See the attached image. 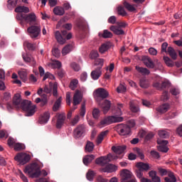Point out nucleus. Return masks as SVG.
<instances>
[{"label":"nucleus","instance_id":"f257e3e1","mask_svg":"<svg viewBox=\"0 0 182 182\" xmlns=\"http://www.w3.org/2000/svg\"><path fill=\"white\" fill-rule=\"evenodd\" d=\"M13 105L17 109H22L23 112H26V116L27 117H30L31 116H33L35 112H36V105H32V102L29 100H23L22 101V98H21V94L16 93L13 99Z\"/></svg>","mask_w":182,"mask_h":182},{"label":"nucleus","instance_id":"f03ea898","mask_svg":"<svg viewBox=\"0 0 182 182\" xmlns=\"http://www.w3.org/2000/svg\"><path fill=\"white\" fill-rule=\"evenodd\" d=\"M17 21H20L21 25H23V21L29 25H33L36 23V14L30 13L28 14H18L16 15Z\"/></svg>","mask_w":182,"mask_h":182},{"label":"nucleus","instance_id":"7ed1b4c3","mask_svg":"<svg viewBox=\"0 0 182 182\" xmlns=\"http://www.w3.org/2000/svg\"><path fill=\"white\" fill-rule=\"evenodd\" d=\"M24 173L31 176L32 178H37L41 176V166L37 163H33L26 166Z\"/></svg>","mask_w":182,"mask_h":182},{"label":"nucleus","instance_id":"20e7f679","mask_svg":"<svg viewBox=\"0 0 182 182\" xmlns=\"http://www.w3.org/2000/svg\"><path fill=\"white\" fill-rule=\"evenodd\" d=\"M121 182H137L135 178H133V173L129 169H123L120 173Z\"/></svg>","mask_w":182,"mask_h":182},{"label":"nucleus","instance_id":"39448f33","mask_svg":"<svg viewBox=\"0 0 182 182\" xmlns=\"http://www.w3.org/2000/svg\"><path fill=\"white\" fill-rule=\"evenodd\" d=\"M41 26H31L27 28V32L31 39H38L41 36Z\"/></svg>","mask_w":182,"mask_h":182},{"label":"nucleus","instance_id":"423d86ee","mask_svg":"<svg viewBox=\"0 0 182 182\" xmlns=\"http://www.w3.org/2000/svg\"><path fill=\"white\" fill-rule=\"evenodd\" d=\"M119 157L116 155H113L112 154H109L107 156H101L95 160L96 164H99L100 166H105V164H107V163L112 161V160H117Z\"/></svg>","mask_w":182,"mask_h":182},{"label":"nucleus","instance_id":"0eeeda50","mask_svg":"<svg viewBox=\"0 0 182 182\" xmlns=\"http://www.w3.org/2000/svg\"><path fill=\"white\" fill-rule=\"evenodd\" d=\"M14 159L18 164L23 166L31 160V155L26 153H19L14 157Z\"/></svg>","mask_w":182,"mask_h":182},{"label":"nucleus","instance_id":"6e6552de","mask_svg":"<svg viewBox=\"0 0 182 182\" xmlns=\"http://www.w3.org/2000/svg\"><path fill=\"white\" fill-rule=\"evenodd\" d=\"M93 96L95 100L99 102V99H106V97L109 96V92H107L105 88L100 87L94 91Z\"/></svg>","mask_w":182,"mask_h":182},{"label":"nucleus","instance_id":"1a4fd4ad","mask_svg":"<svg viewBox=\"0 0 182 182\" xmlns=\"http://www.w3.org/2000/svg\"><path fill=\"white\" fill-rule=\"evenodd\" d=\"M122 120L123 117H122L111 116L102 119L100 122V124H102V126H107L108 124H112V123H119Z\"/></svg>","mask_w":182,"mask_h":182},{"label":"nucleus","instance_id":"9d476101","mask_svg":"<svg viewBox=\"0 0 182 182\" xmlns=\"http://www.w3.org/2000/svg\"><path fill=\"white\" fill-rule=\"evenodd\" d=\"M116 130L119 136H129L130 134V127L124 124H119L116 127Z\"/></svg>","mask_w":182,"mask_h":182},{"label":"nucleus","instance_id":"9b49d317","mask_svg":"<svg viewBox=\"0 0 182 182\" xmlns=\"http://www.w3.org/2000/svg\"><path fill=\"white\" fill-rule=\"evenodd\" d=\"M112 150L115 153V154H112V156H116L118 157L117 159H123V153H124L126 150V146H112Z\"/></svg>","mask_w":182,"mask_h":182},{"label":"nucleus","instance_id":"f8f14e48","mask_svg":"<svg viewBox=\"0 0 182 182\" xmlns=\"http://www.w3.org/2000/svg\"><path fill=\"white\" fill-rule=\"evenodd\" d=\"M57 119L56 121V127L57 129H62L63 124H65V121L66 120V115L65 113H58L55 115Z\"/></svg>","mask_w":182,"mask_h":182},{"label":"nucleus","instance_id":"ddd939ff","mask_svg":"<svg viewBox=\"0 0 182 182\" xmlns=\"http://www.w3.org/2000/svg\"><path fill=\"white\" fill-rule=\"evenodd\" d=\"M158 150L159 151H161L162 153H167L168 151V147H167V144H168V141L164 139H158Z\"/></svg>","mask_w":182,"mask_h":182},{"label":"nucleus","instance_id":"4468645a","mask_svg":"<svg viewBox=\"0 0 182 182\" xmlns=\"http://www.w3.org/2000/svg\"><path fill=\"white\" fill-rule=\"evenodd\" d=\"M85 132H86L85 124L78 125L74 130V136L77 139H79V137H82V136H83Z\"/></svg>","mask_w":182,"mask_h":182},{"label":"nucleus","instance_id":"2eb2a0df","mask_svg":"<svg viewBox=\"0 0 182 182\" xmlns=\"http://www.w3.org/2000/svg\"><path fill=\"white\" fill-rule=\"evenodd\" d=\"M141 60L146 68H149V69H154V63L150 57L146 55L142 56Z\"/></svg>","mask_w":182,"mask_h":182},{"label":"nucleus","instance_id":"dca6fc26","mask_svg":"<svg viewBox=\"0 0 182 182\" xmlns=\"http://www.w3.org/2000/svg\"><path fill=\"white\" fill-rule=\"evenodd\" d=\"M50 119V112H46L43 114H41V117H39L38 123L40 124H46V123L49 122Z\"/></svg>","mask_w":182,"mask_h":182},{"label":"nucleus","instance_id":"f3484780","mask_svg":"<svg viewBox=\"0 0 182 182\" xmlns=\"http://www.w3.org/2000/svg\"><path fill=\"white\" fill-rule=\"evenodd\" d=\"M82 97L83 95L82 94V92H80V90H76L73 97L74 106L79 105L80 102H82Z\"/></svg>","mask_w":182,"mask_h":182},{"label":"nucleus","instance_id":"a211bd4d","mask_svg":"<svg viewBox=\"0 0 182 182\" xmlns=\"http://www.w3.org/2000/svg\"><path fill=\"white\" fill-rule=\"evenodd\" d=\"M90 76L92 80H97L102 76V70L100 69H95L91 72Z\"/></svg>","mask_w":182,"mask_h":182},{"label":"nucleus","instance_id":"6ab92c4d","mask_svg":"<svg viewBox=\"0 0 182 182\" xmlns=\"http://www.w3.org/2000/svg\"><path fill=\"white\" fill-rule=\"evenodd\" d=\"M117 171V166L113 164H109L105 168L102 169V173H113Z\"/></svg>","mask_w":182,"mask_h":182},{"label":"nucleus","instance_id":"aec40b11","mask_svg":"<svg viewBox=\"0 0 182 182\" xmlns=\"http://www.w3.org/2000/svg\"><path fill=\"white\" fill-rule=\"evenodd\" d=\"M112 43L110 42L104 43L99 48L100 53H105V52H107V50L110 49Z\"/></svg>","mask_w":182,"mask_h":182},{"label":"nucleus","instance_id":"412c9836","mask_svg":"<svg viewBox=\"0 0 182 182\" xmlns=\"http://www.w3.org/2000/svg\"><path fill=\"white\" fill-rule=\"evenodd\" d=\"M48 66L51 69H60L62 68V63L59 60H53L48 64Z\"/></svg>","mask_w":182,"mask_h":182},{"label":"nucleus","instance_id":"4be33fe9","mask_svg":"<svg viewBox=\"0 0 182 182\" xmlns=\"http://www.w3.org/2000/svg\"><path fill=\"white\" fill-rule=\"evenodd\" d=\"M55 37L58 43H60V45H63L66 43V39L63 38L62 34H60V31H55Z\"/></svg>","mask_w":182,"mask_h":182},{"label":"nucleus","instance_id":"5701e85b","mask_svg":"<svg viewBox=\"0 0 182 182\" xmlns=\"http://www.w3.org/2000/svg\"><path fill=\"white\" fill-rule=\"evenodd\" d=\"M95 160V155L90 154V155H87L83 157L82 159V162L85 164V166H89L92 161Z\"/></svg>","mask_w":182,"mask_h":182},{"label":"nucleus","instance_id":"b1692460","mask_svg":"<svg viewBox=\"0 0 182 182\" xmlns=\"http://www.w3.org/2000/svg\"><path fill=\"white\" fill-rule=\"evenodd\" d=\"M110 31L114 33L115 35H124V31H123V29H122L119 26H112L110 27Z\"/></svg>","mask_w":182,"mask_h":182},{"label":"nucleus","instance_id":"393cba45","mask_svg":"<svg viewBox=\"0 0 182 182\" xmlns=\"http://www.w3.org/2000/svg\"><path fill=\"white\" fill-rule=\"evenodd\" d=\"M53 14L58 16H63V15H65V9L62 6H57L53 9Z\"/></svg>","mask_w":182,"mask_h":182},{"label":"nucleus","instance_id":"a878e982","mask_svg":"<svg viewBox=\"0 0 182 182\" xmlns=\"http://www.w3.org/2000/svg\"><path fill=\"white\" fill-rule=\"evenodd\" d=\"M110 106H112V103L110 101L106 100L101 105V107L103 109L104 113H107L110 109Z\"/></svg>","mask_w":182,"mask_h":182},{"label":"nucleus","instance_id":"bb28decb","mask_svg":"<svg viewBox=\"0 0 182 182\" xmlns=\"http://www.w3.org/2000/svg\"><path fill=\"white\" fill-rule=\"evenodd\" d=\"M149 177L151 178L154 182H161L160 177L157 176V172L155 171H151L149 173Z\"/></svg>","mask_w":182,"mask_h":182},{"label":"nucleus","instance_id":"cd10ccee","mask_svg":"<svg viewBox=\"0 0 182 182\" xmlns=\"http://www.w3.org/2000/svg\"><path fill=\"white\" fill-rule=\"evenodd\" d=\"M73 50V46L68 45L63 48L61 53L63 56H66V55H68V53H70V52H72Z\"/></svg>","mask_w":182,"mask_h":182},{"label":"nucleus","instance_id":"c85d7f7f","mask_svg":"<svg viewBox=\"0 0 182 182\" xmlns=\"http://www.w3.org/2000/svg\"><path fill=\"white\" fill-rule=\"evenodd\" d=\"M98 36H100V38H104L105 39L113 38V33L107 30H104L103 33H99Z\"/></svg>","mask_w":182,"mask_h":182},{"label":"nucleus","instance_id":"c756f323","mask_svg":"<svg viewBox=\"0 0 182 182\" xmlns=\"http://www.w3.org/2000/svg\"><path fill=\"white\" fill-rule=\"evenodd\" d=\"M168 109H170V105H168V103H165L159 106L157 108V110L158 112H159V113H166V112L168 111Z\"/></svg>","mask_w":182,"mask_h":182},{"label":"nucleus","instance_id":"7c9ffc66","mask_svg":"<svg viewBox=\"0 0 182 182\" xmlns=\"http://www.w3.org/2000/svg\"><path fill=\"white\" fill-rule=\"evenodd\" d=\"M136 167L139 168V170H141V171H147L149 168H150V166H149V164H144L143 162H139L136 164Z\"/></svg>","mask_w":182,"mask_h":182},{"label":"nucleus","instance_id":"2f4dec72","mask_svg":"<svg viewBox=\"0 0 182 182\" xmlns=\"http://www.w3.org/2000/svg\"><path fill=\"white\" fill-rule=\"evenodd\" d=\"M167 53L173 60H176V59H177V53H176V50H174L173 47H168L167 49Z\"/></svg>","mask_w":182,"mask_h":182},{"label":"nucleus","instance_id":"473e14b6","mask_svg":"<svg viewBox=\"0 0 182 182\" xmlns=\"http://www.w3.org/2000/svg\"><path fill=\"white\" fill-rule=\"evenodd\" d=\"M18 73L20 79H21L23 82H26V80H28V73H26V70H19Z\"/></svg>","mask_w":182,"mask_h":182},{"label":"nucleus","instance_id":"72a5a7b5","mask_svg":"<svg viewBox=\"0 0 182 182\" xmlns=\"http://www.w3.org/2000/svg\"><path fill=\"white\" fill-rule=\"evenodd\" d=\"M24 48H27L28 50H35L36 49V44H33L32 43H30L28 41H26L23 43Z\"/></svg>","mask_w":182,"mask_h":182},{"label":"nucleus","instance_id":"f704fd0d","mask_svg":"<svg viewBox=\"0 0 182 182\" xmlns=\"http://www.w3.org/2000/svg\"><path fill=\"white\" fill-rule=\"evenodd\" d=\"M139 86L143 89H147L150 84L149 83V80L146 79V77L141 78L139 80Z\"/></svg>","mask_w":182,"mask_h":182},{"label":"nucleus","instance_id":"c9c22d12","mask_svg":"<svg viewBox=\"0 0 182 182\" xmlns=\"http://www.w3.org/2000/svg\"><path fill=\"white\" fill-rule=\"evenodd\" d=\"M15 12H17L18 14H22V12H24V14H28L31 11L29 10V8L26 6H18L16 8Z\"/></svg>","mask_w":182,"mask_h":182},{"label":"nucleus","instance_id":"e433bc0d","mask_svg":"<svg viewBox=\"0 0 182 182\" xmlns=\"http://www.w3.org/2000/svg\"><path fill=\"white\" fill-rule=\"evenodd\" d=\"M129 107L131 112H133L134 113H137V112H140V109L139 107L136 105V102L134 101H131L129 103Z\"/></svg>","mask_w":182,"mask_h":182},{"label":"nucleus","instance_id":"4c0bfd02","mask_svg":"<svg viewBox=\"0 0 182 182\" xmlns=\"http://www.w3.org/2000/svg\"><path fill=\"white\" fill-rule=\"evenodd\" d=\"M62 103V97H60L54 103L53 107V112H58L59 110V107H60V104Z\"/></svg>","mask_w":182,"mask_h":182},{"label":"nucleus","instance_id":"58836bf2","mask_svg":"<svg viewBox=\"0 0 182 182\" xmlns=\"http://www.w3.org/2000/svg\"><path fill=\"white\" fill-rule=\"evenodd\" d=\"M108 131H105L101 132L99 136L97 138V144H100L102 141H103V139H105V136L107 134Z\"/></svg>","mask_w":182,"mask_h":182},{"label":"nucleus","instance_id":"ea45409f","mask_svg":"<svg viewBox=\"0 0 182 182\" xmlns=\"http://www.w3.org/2000/svg\"><path fill=\"white\" fill-rule=\"evenodd\" d=\"M136 70L142 75H150V70L147 68L136 66Z\"/></svg>","mask_w":182,"mask_h":182},{"label":"nucleus","instance_id":"a19ab883","mask_svg":"<svg viewBox=\"0 0 182 182\" xmlns=\"http://www.w3.org/2000/svg\"><path fill=\"white\" fill-rule=\"evenodd\" d=\"M93 149H95V144H93L92 142L88 141L85 146V151L90 153L93 151Z\"/></svg>","mask_w":182,"mask_h":182},{"label":"nucleus","instance_id":"79ce46f5","mask_svg":"<svg viewBox=\"0 0 182 182\" xmlns=\"http://www.w3.org/2000/svg\"><path fill=\"white\" fill-rule=\"evenodd\" d=\"M164 60L166 65H168L169 68H173L174 66V63H173V60L170 59V58L167 56H164Z\"/></svg>","mask_w":182,"mask_h":182},{"label":"nucleus","instance_id":"37998d69","mask_svg":"<svg viewBox=\"0 0 182 182\" xmlns=\"http://www.w3.org/2000/svg\"><path fill=\"white\" fill-rule=\"evenodd\" d=\"M123 109V104H118V107L116 109L115 115L117 117H119V116H122L123 113L122 112V109Z\"/></svg>","mask_w":182,"mask_h":182},{"label":"nucleus","instance_id":"c03bdc74","mask_svg":"<svg viewBox=\"0 0 182 182\" xmlns=\"http://www.w3.org/2000/svg\"><path fill=\"white\" fill-rule=\"evenodd\" d=\"M124 6L127 9V11H129V12H134L136 11V8H134V6L127 3L124 2Z\"/></svg>","mask_w":182,"mask_h":182},{"label":"nucleus","instance_id":"a18cd8bd","mask_svg":"<svg viewBox=\"0 0 182 182\" xmlns=\"http://www.w3.org/2000/svg\"><path fill=\"white\" fill-rule=\"evenodd\" d=\"M158 134H159V137H161V139H167V137H168V136H169L168 133L166 130L159 131Z\"/></svg>","mask_w":182,"mask_h":182},{"label":"nucleus","instance_id":"49530a36","mask_svg":"<svg viewBox=\"0 0 182 182\" xmlns=\"http://www.w3.org/2000/svg\"><path fill=\"white\" fill-rule=\"evenodd\" d=\"M18 4V0H8V8L9 9H12V8H15Z\"/></svg>","mask_w":182,"mask_h":182},{"label":"nucleus","instance_id":"de8ad7c7","mask_svg":"<svg viewBox=\"0 0 182 182\" xmlns=\"http://www.w3.org/2000/svg\"><path fill=\"white\" fill-rule=\"evenodd\" d=\"M78 83H79V80H77L76 79L73 80L70 83V88L71 89V90H75V89H76V87H77Z\"/></svg>","mask_w":182,"mask_h":182},{"label":"nucleus","instance_id":"09e8293b","mask_svg":"<svg viewBox=\"0 0 182 182\" xmlns=\"http://www.w3.org/2000/svg\"><path fill=\"white\" fill-rule=\"evenodd\" d=\"M87 180L89 181H93V178L95 177V171H88L86 174Z\"/></svg>","mask_w":182,"mask_h":182},{"label":"nucleus","instance_id":"8fccbe9b","mask_svg":"<svg viewBox=\"0 0 182 182\" xmlns=\"http://www.w3.org/2000/svg\"><path fill=\"white\" fill-rule=\"evenodd\" d=\"M24 149H25V145L23 144L16 143L14 145V150H16V151H19L21 150H24Z\"/></svg>","mask_w":182,"mask_h":182},{"label":"nucleus","instance_id":"3c124183","mask_svg":"<svg viewBox=\"0 0 182 182\" xmlns=\"http://www.w3.org/2000/svg\"><path fill=\"white\" fill-rule=\"evenodd\" d=\"M79 120H80L79 115H75L70 121L71 126H76L79 123Z\"/></svg>","mask_w":182,"mask_h":182},{"label":"nucleus","instance_id":"603ef678","mask_svg":"<svg viewBox=\"0 0 182 182\" xmlns=\"http://www.w3.org/2000/svg\"><path fill=\"white\" fill-rule=\"evenodd\" d=\"M117 12L119 15H121V16H126V15H127V13L126 11H124V8H123L122 6H118Z\"/></svg>","mask_w":182,"mask_h":182},{"label":"nucleus","instance_id":"864d4df0","mask_svg":"<svg viewBox=\"0 0 182 182\" xmlns=\"http://www.w3.org/2000/svg\"><path fill=\"white\" fill-rule=\"evenodd\" d=\"M52 54L55 58H59L60 56V50L58 48H53L52 50Z\"/></svg>","mask_w":182,"mask_h":182},{"label":"nucleus","instance_id":"5fc2aeb1","mask_svg":"<svg viewBox=\"0 0 182 182\" xmlns=\"http://www.w3.org/2000/svg\"><path fill=\"white\" fill-rule=\"evenodd\" d=\"M85 114H86V105L85 103H82L81 106V109L80 111V115L82 117H85Z\"/></svg>","mask_w":182,"mask_h":182},{"label":"nucleus","instance_id":"6e6d98bb","mask_svg":"<svg viewBox=\"0 0 182 182\" xmlns=\"http://www.w3.org/2000/svg\"><path fill=\"white\" fill-rule=\"evenodd\" d=\"M100 116V110H99V109L95 108L92 110V117L95 119H99Z\"/></svg>","mask_w":182,"mask_h":182},{"label":"nucleus","instance_id":"4d7b16f0","mask_svg":"<svg viewBox=\"0 0 182 182\" xmlns=\"http://www.w3.org/2000/svg\"><path fill=\"white\" fill-rule=\"evenodd\" d=\"M70 68L75 70V72H79L80 70V65L76 63H72L70 64Z\"/></svg>","mask_w":182,"mask_h":182},{"label":"nucleus","instance_id":"13d9d810","mask_svg":"<svg viewBox=\"0 0 182 182\" xmlns=\"http://www.w3.org/2000/svg\"><path fill=\"white\" fill-rule=\"evenodd\" d=\"M43 76H44L43 78V81L46 80V79H51V80L55 79V76L53 75L50 74V73H46L43 75Z\"/></svg>","mask_w":182,"mask_h":182},{"label":"nucleus","instance_id":"bf43d9fd","mask_svg":"<svg viewBox=\"0 0 182 182\" xmlns=\"http://www.w3.org/2000/svg\"><path fill=\"white\" fill-rule=\"evenodd\" d=\"M117 93H124L126 92V87L123 85H119L117 88Z\"/></svg>","mask_w":182,"mask_h":182},{"label":"nucleus","instance_id":"052dcab7","mask_svg":"<svg viewBox=\"0 0 182 182\" xmlns=\"http://www.w3.org/2000/svg\"><path fill=\"white\" fill-rule=\"evenodd\" d=\"M53 95L54 97H58V82H55L53 87Z\"/></svg>","mask_w":182,"mask_h":182},{"label":"nucleus","instance_id":"680f3d73","mask_svg":"<svg viewBox=\"0 0 182 182\" xmlns=\"http://www.w3.org/2000/svg\"><path fill=\"white\" fill-rule=\"evenodd\" d=\"M91 59H96L97 58H99V53L97 52V50H92L90 53V55Z\"/></svg>","mask_w":182,"mask_h":182},{"label":"nucleus","instance_id":"e2e57ef3","mask_svg":"<svg viewBox=\"0 0 182 182\" xmlns=\"http://www.w3.org/2000/svg\"><path fill=\"white\" fill-rule=\"evenodd\" d=\"M134 151H135V153H136V154H138L139 157H141V159H144V155L143 154V152L140 149L135 148L134 149Z\"/></svg>","mask_w":182,"mask_h":182},{"label":"nucleus","instance_id":"0e129e2a","mask_svg":"<svg viewBox=\"0 0 182 182\" xmlns=\"http://www.w3.org/2000/svg\"><path fill=\"white\" fill-rule=\"evenodd\" d=\"M42 97L43 98L41 100V102L40 103H41V107H43V106H45V105L48 103V99H47L46 95H43Z\"/></svg>","mask_w":182,"mask_h":182},{"label":"nucleus","instance_id":"69168bd1","mask_svg":"<svg viewBox=\"0 0 182 182\" xmlns=\"http://www.w3.org/2000/svg\"><path fill=\"white\" fill-rule=\"evenodd\" d=\"M161 100H163L164 102H167V100H168V92H164Z\"/></svg>","mask_w":182,"mask_h":182},{"label":"nucleus","instance_id":"338daca9","mask_svg":"<svg viewBox=\"0 0 182 182\" xmlns=\"http://www.w3.org/2000/svg\"><path fill=\"white\" fill-rule=\"evenodd\" d=\"M81 82H86L87 80V73L84 72L80 75Z\"/></svg>","mask_w":182,"mask_h":182},{"label":"nucleus","instance_id":"774afa93","mask_svg":"<svg viewBox=\"0 0 182 182\" xmlns=\"http://www.w3.org/2000/svg\"><path fill=\"white\" fill-rule=\"evenodd\" d=\"M149 52L152 56H156V55H157V50L153 47L149 48Z\"/></svg>","mask_w":182,"mask_h":182}]
</instances>
